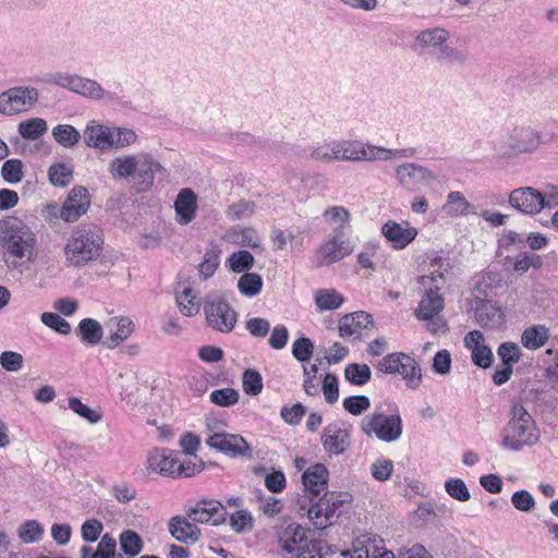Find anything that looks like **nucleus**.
Returning <instances> with one entry per match:
<instances>
[{"mask_svg": "<svg viewBox=\"0 0 558 558\" xmlns=\"http://www.w3.org/2000/svg\"><path fill=\"white\" fill-rule=\"evenodd\" d=\"M510 420L502 432L501 445L512 451L524 446L532 447L539 440V429L532 415L521 404L513 402L509 411Z\"/></svg>", "mask_w": 558, "mask_h": 558, "instance_id": "nucleus-1", "label": "nucleus"}, {"mask_svg": "<svg viewBox=\"0 0 558 558\" xmlns=\"http://www.w3.org/2000/svg\"><path fill=\"white\" fill-rule=\"evenodd\" d=\"M102 244L100 228L94 223H83L72 232L64 253L68 262L78 267L96 259L102 251Z\"/></svg>", "mask_w": 558, "mask_h": 558, "instance_id": "nucleus-2", "label": "nucleus"}, {"mask_svg": "<svg viewBox=\"0 0 558 558\" xmlns=\"http://www.w3.org/2000/svg\"><path fill=\"white\" fill-rule=\"evenodd\" d=\"M35 245V234L22 220L16 217L0 220V246L5 256L16 259L26 257L31 260ZM5 262L9 263V258Z\"/></svg>", "mask_w": 558, "mask_h": 558, "instance_id": "nucleus-3", "label": "nucleus"}, {"mask_svg": "<svg viewBox=\"0 0 558 558\" xmlns=\"http://www.w3.org/2000/svg\"><path fill=\"white\" fill-rule=\"evenodd\" d=\"M548 142L546 135L536 129L525 125L515 126L502 144L501 157L509 159L519 155L533 154Z\"/></svg>", "mask_w": 558, "mask_h": 558, "instance_id": "nucleus-4", "label": "nucleus"}, {"mask_svg": "<svg viewBox=\"0 0 558 558\" xmlns=\"http://www.w3.org/2000/svg\"><path fill=\"white\" fill-rule=\"evenodd\" d=\"M376 369L383 374H400L410 389H416L422 383V373L418 363L410 355L395 352L384 356Z\"/></svg>", "mask_w": 558, "mask_h": 558, "instance_id": "nucleus-5", "label": "nucleus"}, {"mask_svg": "<svg viewBox=\"0 0 558 558\" xmlns=\"http://www.w3.org/2000/svg\"><path fill=\"white\" fill-rule=\"evenodd\" d=\"M433 266H438V269L432 272L430 276L420 277V282L424 287H428L422 300L418 303V307L415 310V316L420 320H427L438 315L445 306L444 298L437 292L439 288L436 286L435 289L432 283L439 279H444V272L440 270L442 266V258L436 257L433 260Z\"/></svg>", "mask_w": 558, "mask_h": 558, "instance_id": "nucleus-6", "label": "nucleus"}, {"mask_svg": "<svg viewBox=\"0 0 558 558\" xmlns=\"http://www.w3.org/2000/svg\"><path fill=\"white\" fill-rule=\"evenodd\" d=\"M352 501V496L344 492H326L316 502H313L307 510L308 518L317 529H325L331 524L333 517H338L339 509Z\"/></svg>", "mask_w": 558, "mask_h": 558, "instance_id": "nucleus-7", "label": "nucleus"}, {"mask_svg": "<svg viewBox=\"0 0 558 558\" xmlns=\"http://www.w3.org/2000/svg\"><path fill=\"white\" fill-rule=\"evenodd\" d=\"M318 541H308L306 530L298 524L290 523L279 535L280 548L291 558H301L304 554H312L318 547Z\"/></svg>", "mask_w": 558, "mask_h": 558, "instance_id": "nucleus-8", "label": "nucleus"}, {"mask_svg": "<svg viewBox=\"0 0 558 558\" xmlns=\"http://www.w3.org/2000/svg\"><path fill=\"white\" fill-rule=\"evenodd\" d=\"M362 430L368 436L374 433L378 439L390 442L402 434L401 417L397 414L387 416L384 413L368 415L362 422Z\"/></svg>", "mask_w": 558, "mask_h": 558, "instance_id": "nucleus-9", "label": "nucleus"}, {"mask_svg": "<svg viewBox=\"0 0 558 558\" xmlns=\"http://www.w3.org/2000/svg\"><path fill=\"white\" fill-rule=\"evenodd\" d=\"M204 313L207 324L213 329L225 333L232 331L238 320L236 312L223 299H206Z\"/></svg>", "mask_w": 558, "mask_h": 558, "instance_id": "nucleus-10", "label": "nucleus"}, {"mask_svg": "<svg viewBox=\"0 0 558 558\" xmlns=\"http://www.w3.org/2000/svg\"><path fill=\"white\" fill-rule=\"evenodd\" d=\"M396 178L404 189L412 192H418L437 180V177L427 168L413 162L399 166Z\"/></svg>", "mask_w": 558, "mask_h": 558, "instance_id": "nucleus-11", "label": "nucleus"}, {"mask_svg": "<svg viewBox=\"0 0 558 558\" xmlns=\"http://www.w3.org/2000/svg\"><path fill=\"white\" fill-rule=\"evenodd\" d=\"M189 519L196 523H210L211 525H220L226 522L228 512L221 502L217 500L203 499L191 506L186 510Z\"/></svg>", "mask_w": 558, "mask_h": 558, "instance_id": "nucleus-12", "label": "nucleus"}, {"mask_svg": "<svg viewBox=\"0 0 558 558\" xmlns=\"http://www.w3.org/2000/svg\"><path fill=\"white\" fill-rule=\"evenodd\" d=\"M206 445L228 457H244L251 454V446L239 434L214 433L206 439Z\"/></svg>", "mask_w": 558, "mask_h": 558, "instance_id": "nucleus-13", "label": "nucleus"}, {"mask_svg": "<svg viewBox=\"0 0 558 558\" xmlns=\"http://www.w3.org/2000/svg\"><path fill=\"white\" fill-rule=\"evenodd\" d=\"M477 324L483 328L498 329L505 323L501 308L492 300L474 296L470 302Z\"/></svg>", "mask_w": 558, "mask_h": 558, "instance_id": "nucleus-14", "label": "nucleus"}, {"mask_svg": "<svg viewBox=\"0 0 558 558\" xmlns=\"http://www.w3.org/2000/svg\"><path fill=\"white\" fill-rule=\"evenodd\" d=\"M448 33L442 28L423 31L417 36V41L423 46L435 47L439 49L438 58L457 61L458 63H464L466 61V56L463 52L454 50L446 45Z\"/></svg>", "mask_w": 558, "mask_h": 558, "instance_id": "nucleus-15", "label": "nucleus"}, {"mask_svg": "<svg viewBox=\"0 0 558 558\" xmlns=\"http://www.w3.org/2000/svg\"><path fill=\"white\" fill-rule=\"evenodd\" d=\"M509 205L525 215H536L544 208V194L534 187L513 190L509 195Z\"/></svg>", "mask_w": 558, "mask_h": 558, "instance_id": "nucleus-16", "label": "nucleus"}, {"mask_svg": "<svg viewBox=\"0 0 558 558\" xmlns=\"http://www.w3.org/2000/svg\"><path fill=\"white\" fill-rule=\"evenodd\" d=\"M342 236L343 234L335 233L332 239L320 245L314 258V264L316 267L331 265L338 260H341L353 252V248L350 246L349 242H345Z\"/></svg>", "mask_w": 558, "mask_h": 558, "instance_id": "nucleus-17", "label": "nucleus"}, {"mask_svg": "<svg viewBox=\"0 0 558 558\" xmlns=\"http://www.w3.org/2000/svg\"><path fill=\"white\" fill-rule=\"evenodd\" d=\"M89 194L83 186H74L60 210V217L68 222L76 221L89 207Z\"/></svg>", "mask_w": 558, "mask_h": 558, "instance_id": "nucleus-18", "label": "nucleus"}, {"mask_svg": "<svg viewBox=\"0 0 558 558\" xmlns=\"http://www.w3.org/2000/svg\"><path fill=\"white\" fill-rule=\"evenodd\" d=\"M165 172V168L148 154L137 155V169L134 172V182L137 192H146L154 184L155 173Z\"/></svg>", "mask_w": 558, "mask_h": 558, "instance_id": "nucleus-19", "label": "nucleus"}, {"mask_svg": "<svg viewBox=\"0 0 558 558\" xmlns=\"http://www.w3.org/2000/svg\"><path fill=\"white\" fill-rule=\"evenodd\" d=\"M374 320L371 314L359 311L343 315L339 320V333L341 337H362V330L372 329Z\"/></svg>", "mask_w": 558, "mask_h": 558, "instance_id": "nucleus-20", "label": "nucleus"}, {"mask_svg": "<svg viewBox=\"0 0 558 558\" xmlns=\"http://www.w3.org/2000/svg\"><path fill=\"white\" fill-rule=\"evenodd\" d=\"M381 233L393 248L401 250L415 239L417 230L408 225L403 227L401 223L389 220L383 226Z\"/></svg>", "mask_w": 558, "mask_h": 558, "instance_id": "nucleus-21", "label": "nucleus"}, {"mask_svg": "<svg viewBox=\"0 0 558 558\" xmlns=\"http://www.w3.org/2000/svg\"><path fill=\"white\" fill-rule=\"evenodd\" d=\"M329 472L322 463H316L302 474V482L306 492L314 497L327 487Z\"/></svg>", "mask_w": 558, "mask_h": 558, "instance_id": "nucleus-22", "label": "nucleus"}, {"mask_svg": "<svg viewBox=\"0 0 558 558\" xmlns=\"http://www.w3.org/2000/svg\"><path fill=\"white\" fill-rule=\"evenodd\" d=\"M170 534L181 543L189 541L195 543L201 537V530L193 522H190L189 517L177 515L169 522Z\"/></svg>", "mask_w": 558, "mask_h": 558, "instance_id": "nucleus-23", "label": "nucleus"}, {"mask_svg": "<svg viewBox=\"0 0 558 558\" xmlns=\"http://www.w3.org/2000/svg\"><path fill=\"white\" fill-rule=\"evenodd\" d=\"M322 442L326 451L335 454H341L350 445L349 433L335 425H328L324 428Z\"/></svg>", "mask_w": 558, "mask_h": 558, "instance_id": "nucleus-24", "label": "nucleus"}, {"mask_svg": "<svg viewBox=\"0 0 558 558\" xmlns=\"http://www.w3.org/2000/svg\"><path fill=\"white\" fill-rule=\"evenodd\" d=\"M196 195L190 189H183L177 196L174 208L180 225H187L191 222L196 213Z\"/></svg>", "mask_w": 558, "mask_h": 558, "instance_id": "nucleus-25", "label": "nucleus"}, {"mask_svg": "<svg viewBox=\"0 0 558 558\" xmlns=\"http://www.w3.org/2000/svg\"><path fill=\"white\" fill-rule=\"evenodd\" d=\"M341 160H375L387 159L389 150L378 147H360L356 143L343 144Z\"/></svg>", "mask_w": 558, "mask_h": 558, "instance_id": "nucleus-26", "label": "nucleus"}, {"mask_svg": "<svg viewBox=\"0 0 558 558\" xmlns=\"http://www.w3.org/2000/svg\"><path fill=\"white\" fill-rule=\"evenodd\" d=\"M5 93L15 113L25 110L26 106L34 105L38 99V92L35 87L19 86L10 88Z\"/></svg>", "mask_w": 558, "mask_h": 558, "instance_id": "nucleus-27", "label": "nucleus"}, {"mask_svg": "<svg viewBox=\"0 0 558 558\" xmlns=\"http://www.w3.org/2000/svg\"><path fill=\"white\" fill-rule=\"evenodd\" d=\"M84 141L89 147L105 149L114 145V134L108 128L92 126L85 131Z\"/></svg>", "mask_w": 558, "mask_h": 558, "instance_id": "nucleus-28", "label": "nucleus"}, {"mask_svg": "<svg viewBox=\"0 0 558 558\" xmlns=\"http://www.w3.org/2000/svg\"><path fill=\"white\" fill-rule=\"evenodd\" d=\"M76 333L83 343L94 347L100 342L104 330L96 319L84 318L78 323Z\"/></svg>", "mask_w": 558, "mask_h": 558, "instance_id": "nucleus-29", "label": "nucleus"}, {"mask_svg": "<svg viewBox=\"0 0 558 558\" xmlns=\"http://www.w3.org/2000/svg\"><path fill=\"white\" fill-rule=\"evenodd\" d=\"M549 339V329L545 325L527 327L521 336V343L529 350H537L546 344Z\"/></svg>", "mask_w": 558, "mask_h": 558, "instance_id": "nucleus-30", "label": "nucleus"}, {"mask_svg": "<svg viewBox=\"0 0 558 558\" xmlns=\"http://www.w3.org/2000/svg\"><path fill=\"white\" fill-rule=\"evenodd\" d=\"M137 169V156H120L111 160L109 171L113 178L123 179L134 175Z\"/></svg>", "mask_w": 558, "mask_h": 558, "instance_id": "nucleus-31", "label": "nucleus"}, {"mask_svg": "<svg viewBox=\"0 0 558 558\" xmlns=\"http://www.w3.org/2000/svg\"><path fill=\"white\" fill-rule=\"evenodd\" d=\"M444 209L450 216H465L470 213H474L473 205L468 202L461 192H450L447 197V202Z\"/></svg>", "mask_w": 558, "mask_h": 558, "instance_id": "nucleus-32", "label": "nucleus"}, {"mask_svg": "<svg viewBox=\"0 0 558 558\" xmlns=\"http://www.w3.org/2000/svg\"><path fill=\"white\" fill-rule=\"evenodd\" d=\"M343 301V296L335 289H319L315 294V303L320 311L337 310Z\"/></svg>", "mask_w": 558, "mask_h": 558, "instance_id": "nucleus-33", "label": "nucleus"}, {"mask_svg": "<svg viewBox=\"0 0 558 558\" xmlns=\"http://www.w3.org/2000/svg\"><path fill=\"white\" fill-rule=\"evenodd\" d=\"M221 251L215 243H210L209 247L206 250L203 262L198 266L199 276L206 280L211 277L218 265H219V255Z\"/></svg>", "mask_w": 558, "mask_h": 558, "instance_id": "nucleus-34", "label": "nucleus"}, {"mask_svg": "<svg viewBox=\"0 0 558 558\" xmlns=\"http://www.w3.org/2000/svg\"><path fill=\"white\" fill-rule=\"evenodd\" d=\"M52 136L59 145L65 148L75 146L81 138L80 132L70 124H59L54 126L52 129Z\"/></svg>", "mask_w": 558, "mask_h": 558, "instance_id": "nucleus-35", "label": "nucleus"}, {"mask_svg": "<svg viewBox=\"0 0 558 558\" xmlns=\"http://www.w3.org/2000/svg\"><path fill=\"white\" fill-rule=\"evenodd\" d=\"M47 122L41 118H32L19 124V133L25 140L35 141L47 132Z\"/></svg>", "mask_w": 558, "mask_h": 558, "instance_id": "nucleus-36", "label": "nucleus"}, {"mask_svg": "<svg viewBox=\"0 0 558 558\" xmlns=\"http://www.w3.org/2000/svg\"><path fill=\"white\" fill-rule=\"evenodd\" d=\"M71 90L95 99H100L104 96V90L96 81L77 75H75Z\"/></svg>", "mask_w": 558, "mask_h": 558, "instance_id": "nucleus-37", "label": "nucleus"}, {"mask_svg": "<svg viewBox=\"0 0 558 558\" xmlns=\"http://www.w3.org/2000/svg\"><path fill=\"white\" fill-rule=\"evenodd\" d=\"M371 377L372 372L367 364L351 363L344 368V378L352 385L363 386Z\"/></svg>", "mask_w": 558, "mask_h": 558, "instance_id": "nucleus-38", "label": "nucleus"}, {"mask_svg": "<svg viewBox=\"0 0 558 558\" xmlns=\"http://www.w3.org/2000/svg\"><path fill=\"white\" fill-rule=\"evenodd\" d=\"M44 535V527L37 520H27L17 530V536L23 544L37 543Z\"/></svg>", "mask_w": 558, "mask_h": 558, "instance_id": "nucleus-39", "label": "nucleus"}, {"mask_svg": "<svg viewBox=\"0 0 558 558\" xmlns=\"http://www.w3.org/2000/svg\"><path fill=\"white\" fill-rule=\"evenodd\" d=\"M121 550L128 556H136L143 549L142 537L132 530H126L119 537Z\"/></svg>", "mask_w": 558, "mask_h": 558, "instance_id": "nucleus-40", "label": "nucleus"}, {"mask_svg": "<svg viewBox=\"0 0 558 558\" xmlns=\"http://www.w3.org/2000/svg\"><path fill=\"white\" fill-rule=\"evenodd\" d=\"M192 292L191 288H184L182 292L175 295V302L180 312L187 317L194 316L199 311V303Z\"/></svg>", "mask_w": 558, "mask_h": 558, "instance_id": "nucleus-41", "label": "nucleus"}, {"mask_svg": "<svg viewBox=\"0 0 558 558\" xmlns=\"http://www.w3.org/2000/svg\"><path fill=\"white\" fill-rule=\"evenodd\" d=\"M263 288V280L258 274L245 272L238 281V289L246 296H254L260 292Z\"/></svg>", "mask_w": 558, "mask_h": 558, "instance_id": "nucleus-42", "label": "nucleus"}, {"mask_svg": "<svg viewBox=\"0 0 558 558\" xmlns=\"http://www.w3.org/2000/svg\"><path fill=\"white\" fill-rule=\"evenodd\" d=\"M117 330L108 338V348L113 349L126 340L134 331V324L129 317H120L117 322Z\"/></svg>", "mask_w": 558, "mask_h": 558, "instance_id": "nucleus-43", "label": "nucleus"}, {"mask_svg": "<svg viewBox=\"0 0 558 558\" xmlns=\"http://www.w3.org/2000/svg\"><path fill=\"white\" fill-rule=\"evenodd\" d=\"M48 177L52 185L64 187L72 181L73 171L64 163H54L49 167Z\"/></svg>", "mask_w": 558, "mask_h": 558, "instance_id": "nucleus-44", "label": "nucleus"}, {"mask_svg": "<svg viewBox=\"0 0 558 558\" xmlns=\"http://www.w3.org/2000/svg\"><path fill=\"white\" fill-rule=\"evenodd\" d=\"M242 387L244 392L248 396L259 395L263 389L262 375L256 369H245L242 375Z\"/></svg>", "mask_w": 558, "mask_h": 558, "instance_id": "nucleus-45", "label": "nucleus"}, {"mask_svg": "<svg viewBox=\"0 0 558 558\" xmlns=\"http://www.w3.org/2000/svg\"><path fill=\"white\" fill-rule=\"evenodd\" d=\"M1 175L8 183H19L23 179V163L20 159H9L1 168Z\"/></svg>", "mask_w": 558, "mask_h": 558, "instance_id": "nucleus-46", "label": "nucleus"}, {"mask_svg": "<svg viewBox=\"0 0 558 558\" xmlns=\"http://www.w3.org/2000/svg\"><path fill=\"white\" fill-rule=\"evenodd\" d=\"M255 207L256 205L252 201H240L228 207L227 216L232 221L246 219L254 214Z\"/></svg>", "mask_w": 558, "mask_h": 558, "instance_id": "nucleus-47", "label": "nucleus"}, {"mask_svg": "<svg viewBox=\"0 0 558 558\" xmlns=\"http://www.w3.org/2000/svg\"><path fill=\"white\" fill-rule=\"evenodd\" d=\"M230 269L240 274L250 270L254 265V257L248 251H239L229 257Z\"/></svg>", "mask_w": 558, "mask_h": 558, "instance_id": "nucleus-48", "label": "nucleus"}, {"mask_svg": "<svg viewBox=\"0 0 558 558\" xmlns=\"http://www.w3.org/2000/svg\"><path fill=\"white\" fill-rule=\"evenodd\" d=\"M239 392L233 388L216 389L210 393V401L219 407L227 408L238 403Z\"/></svg>", "mask_w": 558, "mask_h": 558, "instance_id": "nucleus-49", "label": "nucleus"}, {"mask_svg": "<svg viewBox=\"0 0 558 558\" xmlns=\"http://www.w3.org/2000/svg\"><path fill=\"white\" fill-rule=\"evenodd\" d=\"M69 408L81 417L87 420L89 423L95 424L101 420L100 412L95 411L86 404L82 403V401L76 397L69 399Z\"/></svg>", "mask_w": 558, "mask_h": 558, "instance_id": "nucleus-50", "label": "nucleus"}, {"mask_svg": "<svg viewBox=\"0 0 558 558\" xmlns=\"http://www.w3.org/2000/svg\"><path fill=\"white\" fill-rule=\"evenodd\" d=\"M323 216L325 218L330 217L331 221L335 223H339L335 228V233L337 234H343V227L349 223L350 220V213L348 209H345L342 206H332L327 208Z\"/></svg>", "mask_w": 558, "mask_h": 558, "instance_id": "nucleus-51", "label": "nucleus"}, {"mask_svg": "<svg viewBox=\"0 0 558 558\" xmlns=\"http://www.w3.org/2000/svg\"><path fill=\"white\" fill-rule=\"evenodd\" d=\"M314 352V343L307 337L296 339L292 344V355L300 362H307Z\"/></svg>", "mask_w": 558, "mask_h": 558, "instance_id": "nucleus-52", "label": "nucleus"}, {"mask_svg": "<svg viewBox=\"0 0 558 558\" xmlns=\"http://www.w3.org/2000/svg\"><path fill=\"white\" fill-rule=\"evenodd\" d=\"M542 265L543 259L539 255L535 253H523L515 259L513 264V269L517 272L524 274L530 268L538 269L542 267Z\"/></svg>", "mask_w": 558, "mask_h": 558, "instance_id": "nucleus-53", "label": "nucleus"}, {"mask_svg": "<svg viewBox=\"0 0 558 558\" xmlns=\"http://www.w3.org/2000/svg\"><path fill=\"white\" fill-rule=\"evenodd\" d=\"M230 525L236 533H243L253 529V518L247 510H239L230 515Z\"/></svg>", "mask_w": 558, "mask_h": 558, "instance_id": "nucleus-54", "label": "nucleus"}, {"mask_svg": "<svg viewBox=\"0 0 558 558\" xmlns=\"http://www.w3.org/2000/svg\"><path fill=\"white\" fill-rule=\"evenodd\" d=\"M43 324L56 330L60 335H69L71 331L70 324L60 315L51 312H45L40 317Z\"/></svg>", "mask_w": 558, "mask_h": 558, "instance_id": "nucleus-55", "label": "nucleus"}, {"mask_svg": "<svg viewBox=\"0 0 558 558\" xmlns=\"http://www.w3.org/2000/svg\"><path fill=\"white\" fill-rule=\"evenodd\" d=\"M472 354L471 359L472 362L481 367V368H488L492 366V363L494 361V355L488 345L481 344L477 347L472 348Z\"/></svg>", "mask_w": 558, "mask_h": 558, "instance_id": "nucleus-56", "label": "nucleus"}, {"mask_svg": "<svg viewBox=\"0 0 558 558\" xmlns=\"http://www.w3.org/2000/svg\"><path fill=\"white\" fill-rule=\"evenodd\" d=\"M371 401L366 396H352L343 400V408L352 415H361L368 410Z\"/></svg>", "mask_w": 558, "mask_h": 558, "instance_id": "nucleus-57", "label": "nucleus"}, {"mask_svg": "<svg viewBox=\"0 0 558 558\" xmlns=\"http://www.w3.org/2000/svg\"><path fill=\"white\" fill-rule=\"evenodd\" d=\"M446 492L459 501H468L471 498L465 483L460 478H450L445 484Z\"/></svg>", "mask_w": 558, "mask_h": 558, "instance_id": "nucleus-58", "label": "nucleus"}, {"mask_svg": "<svg viewBox=\"0 0 558 558\" xmlns=\"http://www.w3.org/2000/svg\"><path fill=\"white\" fill-rule=\"evenodd\" d=\"M497 353L502 364L513 365L521 357V350L514 342H504L499 345Z\"/></svg>", "mask_w": 558, "mask_h": 558, "instance_id": "nucleus-59", "label": "nucleus"}, {"mask_svg": "<svg viewBox=\"0 0 558 558\" xmlns=\"http://www.w3.org/2000/svg\"><path fill=\"white\" fill-rule=\"evenodd\" d=\"M102 530L104 525L99 520H86L81 527L82 538L87 543H94L99 538Z\"/></svg>", "mask_w": 558, "mask_h": 558, "instance_id": "nucleus-60", "label": "nucleus"}, {"mask_svg": "<svg viewBox=\"0 0 558 558\" xmlns=\"http://www.w3.org/2000/svg\"><path fill=\"white\" fill-rule=\"evenodd\" d=\"M323 392L327 403H335L339 398L338 378L335 374L328 373L323 380Z\"/></svg>", "mask_w": 558, "mask_h": 558, "instance_id": "nucleus-61", "label": "nucleus"}, {"mask_svg": "<svg viewBox=\"0 0 558 558\" xmlns=\"http://www.w3.org/2000/svg\"><path fill=\"white\" fill-rule=\"evenodd\" d=\"M392 471L393 463L388 459L376 460L371 466L372 476L379 482L387 481L391 476Z\"/></svg>", "mask_w": 558, "mask_h": 558, "instance_id": "nucleus-62", "label": "nucleus"}, {"mask_svg": "<svg viewBox=\"0 0 558 558\" xmlns=\"http://www.w3.org/2000/svg\"><path fill=\"white\" fill-rule=\"evenodd\" d=\"M23 355L14 351H4L0 354V364L8 372H19L23 367Z\"/></svg>", "mask_w": 558, "mask_h": 558, "instance_id": "nucleus-63", "label": "nucleus"}, {"mask_svg": "<svg viewBox=\"0 0 558 558\" xmlns=\"http://www.w3.org/2000/svg\"><path fill=\"white\" fill-rule=\"evenodd\" d=\"M511 502L515 509L523 512H529L535 507L533 496L524 489L513 493Z\"/></svg>", "mask_w": 558, "mask_h": 558, "instance_id": "nucleus-64", "label": "nucleus"}]
</instances>
